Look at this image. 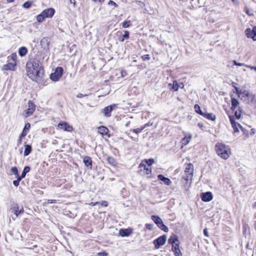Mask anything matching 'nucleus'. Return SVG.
Masks as SVG:
<instances>
[{"mask_svg": "<svg viewBox=\"0 0 256 256\" xmlns=\"http://www.w3.org/2000/svg\"><path fill=\"white\" fill-rule=\"evenodd\" d=\"M10 210L14 213L16 217H18L20 214L24 212V208L22 206H20L18 204H14Z\"/></svg>", "mask_w": 256, "mask_h": 256, "instance_id": "nucleus-11", "label": "nucleus"}, {"mask_svg": "<svg viewBox=\"0 0 256 256\" xmlns=\"http://www.w3.org/2000/svg\"><path fill=\"white\" fill-rule=\"evenodd\" d=\"M152 226H153V225L152 224H146V228L148 230H152Z\"/></svg>", "mask_w": 256, "mask_h": 256, "instance_id": "nucleus-50", "label": "nucleus"}, {"mask_svg": "<svg viewBox=\"0 0 256 256\" xmlns=\"http://www.w3.org/2000/svg\"><path fill=\"white\" fill-rule=\"evenodd\" d=\"M70 2L71 4H72L74 6H75V4H76V0H70Z\"/></svg>", "mask_w": 256, "mask_h": 256, "instance_id": "nucleus-57", "label": "nucleus"}, {"mask_svg": "<svg viewBox=\"0 0 256 256\" xmlns=\"http://www.w3.org/2000/svg\"><path fill=\"white\" fill-rule=\"evenodd\" d=\"M248 67L250 68L252 70H254L256 71V66H248Z\"/></svg>", "mask_w": 256, "mask_h": 256, "instance_id": "nucleus-58", "label": "nucleus"}, {"mask_svg": "<svg viewBox=\"0 0 256 256\" xmlns=\"http://www.w3.org/2000/svg\"><path fill=\"white\" fill-rule=\"evenodd\" d=\"M212 194L210 192H203L201 194V198L202 201L205 202L210 201L212 199Z\"/></svg>", "mask_w": 256, "mask_h": 256, "instance_id": "nucleus-16", "label": "nucleus"}, {"mask_svg": "<svg viewBox=\"0 0 256 256\" xmlns=\"http://www.w3.org/2000/svg\"><path fill=\"white\" fill-rule=\"evenodd\" d=\"M28 133V132H27L25 130H22V134H20V136H21V138H24V136H26Z\"/></svg>", "mask_w": 256, "mask_h": 256, "instance_id": "nucleus-48", "label": "nucleus"}, {"mask_svg": "<svg viewBox=\"0 0 256 256\" xmlns=\"http://www.w3.org/2000/svg\"><path fill=\"white\" fill-rule=\"evenodd\" d=\"M108 164H110L112 166H115L116 164V161L114 158L112 156H108L106 159Z\"/></svg>", "mask_w": 256, "mask_h": 256, "instance_id": "nucleus-32", "label": "nucleus"}, {"mask_svg": "<svg viewBox=\"0 0 256 256\" xmlns=\"http://www.w3.org/2000/svg\"><path fill=\"white\" fill-rule=\"evenodd\" d=\"M40 44L44 48H48L49 42L47 38H44L40 41Z\"/></svg>", "mask_w": 256, "mask_h": 256, "instance_id": "nucleus-23", "label": "nucleus"}, {"mask_svg": "<svg viewBox=\"0 0 256 256\" xmlns=\"http://www.w3.org/2000/svg\"><path fill=\"white\" fill-rule=\"evenodd\" d=\"M121 75L122 77H124L126 75V70H122L121 72Z\"/></svg>", "mask_w": 256, "mask_h": 256, "instance_id": "nucleus-53", "label": "nucleus"}, {"mask_svg": "<svg viewBox=\"0 0 256 256\" xmlns=\"http://www.w3.org/2000/svg\"><path fill=\"white\" fill-rule=\"evenodd\" d=\"M63 74V68L62 67H58L54 73L50 75V78L54 82L58 81L62 76Z\"/></svg>", "mask_w": 256, "mask_h": 256, "instance_id": "nucleus-8", "label": "nucleus"}, {"mask_svg": "<svg viewBox=\"0 0 256 256\" xmlns=\"http://www.w3.org/2000/svg\"><path fill=\"white\" fill-rule=\"evenodd\" d=\"M116 107V104L110 105L106 106L102 110L104 115L106 117H110L111 116V112L114 110V108Z\"/></svg>", "mask_w": 256, "mask_h": 256, "instance_id": "nucleus-15", "label": "nucleus"}, {"mask_svg": "<svg viewBox=\"0 0 256 256\" xmlns=\"http://www.w3.org/2000/svg\"><path fill=\"white\" fill-rule=\"evenodd\" d=\"M98 254L100 256H106L108 254H107V253L104 252H100Z\"/></svg>", "mask_w": 256, "mask_h": 256, "instance_id": "nucleus-55", "label": "nucleus"}, {"mask_svg": "<svg viewBox=\"0 0 256 256\" xmlns=\"http://www.w3.org/2000/svg\"><path fill=\"white\" fill-rule=\"evenodd\" d=\"M17 178L16 180H14L13 181V184L15 186H18L19 185L20 182L22 180V178H20V176H18V178Z\"/></svg>", "mask_w": 256, "mask_h": 256, "instance_id": "nucleus-40", "label": "nucleus"}, {"mask_svg": "<svg viewBox=\"0 0 256 256\" xmlns=\"http://www.w3.org/2000/svg\"><path fill=\"white\" fill-rule=\"evenodd\" d=\"M194 174V166L188 163L186 164L184 174L182 178H192Z\"/></svg>", "mask_w": 256, "mask_h": 256, "instance_id": "nucleus-7", "label": "nucleus"}, {"mask_svg": "<svg viewBox=\"0 0 256 256\" xmlns=\"http://www.w3.org/2000/svg\"><path fill=\"white\" fill-rule=\"evenodd\" d=\"M245 33L248 38H250L254 40H256V26H254L252 30L250 28H246Z\"/></svg>", "mask_w": 256, "mask_h": 256, "instance_id": "nucleus-12", "label": "nucleus"}, {"mask_svg": "<svg viewBox=\"0 0 256 256\" xmlns=\"http://www.w3.org/2000/svg\"><path fill=\"white\" fill-rule=\"evenodd\" d=\"M122 27L124 28H126L129 27L130 26V21H124L122 24Z\"/></svg>", "mask_w": 256, "mask_h": 256, "instance_id": "nucleus-41", "label": "nucleus"}, {"mask_svg": "<svg viewBox=\"0 0 256 256\" xmlns=\"http://www.w3.org/2000/svg\"><path fill=\"white\" fill-rule=\"evenodd\" d=\"M240 125L238 122L234 124H233L232 126V127L233 128L235 132H238L239 131L238 127H240Z\"/></svg>", "mask_w": 256, "mask_h": 256, "instance_id": "nucleus-39", "label": "nucleus"}, {"mask_svg": "<svg viewBox=\"0 0 256 256\" xmlns=\"http://www.w3.org/2000/svg\"><path fill=\"white\" fill-rule=\"evenodd\" d=\"M30 170V168L28 166H26L24 168V169L22 172V174L20 176V178L22 179L24 178L26 176V174Z\"/></svg>", "mask_w": 256, "mask_h": 256, "instance_id": "nucleus-30", "label": "nucleus"}, {"mask_svg": "<svg viewBox=\"0 0 256 256\" xmlns=\"http://www.w3.org/2000/svg\"><path fill=\"white\" fill-rule=\"evenodd\" d=\"M142 58L143 60H150V54H145L142 56Z\"/></svg>", "mask_w": 256, "mask_h": 256, "instance_id": "nucleus-45", "label": "nucleus"}, {"mask_svg": "<svg viewBox=\"0 0 256 256\" xmlns=\"http://www.w3.org/2000/svg\"><path fill=\"white\" fill-rule=\"evenodd\" d=\"M94 2L98 1L100 2H102L104 0H92Z\"/></svg>", "mask_w": 256, "mask_h": 256, "instance_id": "nucleus-60", "label": "nucleus"}, {"mask_svg": "<svg viewBox=\"0 0 256 256\" xmlns=\"http://www.w3.org/2000/svg\"><path fill=\"white\" fill-rule=\"evenodd\" d=\"M30 128V123L28 122L25 124L23 130H25L27 132H28Z\"/></svg>", "mask_w": 256, "mask_h": 256, "instance_id": "nucleus-43", "label": "nucleus"}, {"mask_svg": "<svg viewBox=\"0 0 256 256\" xmlns=\"http://www.w3.org/2000/svg\"><path fill=\"white\" fill-rule=\"evenodd\" d=\"M139 169L140 172L141 174H146L148 175V177H149V175L151 174L152 167L144 164V162H141L140 164L139 165Z\"/></svg>", "mask_w": 256, "mask_h": 256, "instance_id": "nucleus-9", "label": "nucleus"}, {"mask_svg": "<svg viewBox=\"0 0 256 256\" xmlns=\"http://www.w3.org/2000/svg\"><path fill=\"white\" fill-rule=\"evenodd\" d=\"M55 12V10L52 8H47L42 12V14L46 18H52Z\"/></svg>", "mask_w": 256, "mask_h": 256, "instance_id": "nucleus-17", "label": "nucleus"}, {"mask_svg": "<svg viewBox=\"0 0 256 256\" xmlns=\"http://www.w3.org/2000/svg\"><path fill=\"white\" fill-rule=\"evenodd\" d=\"M45 18L46 17L42 14V12L36 16V20L38 22H42Z\"/></svg>", "mask_w": 256, "mask_h": 256, "instance_id": "nucleus-34", "label": "nucleus"}, {"mask_svg": "<svg viewBox=\"0 0 256 256\" xmlns=\"http://www.w3.org/2000/svg\"><path fill=\"white\" fill-rule=\"evenodd\" d=\"M236 84H236V82H232V86L234 88H235V87H236Z\"/></svg>", "mask_w": 256, "mask_h": 256, "instance_id": "nucleus-59", "label": "nucleus"}, {"mask_svg": "<svg viewBox=\"0 0 256 256\" xmlns=\"http://www.w3.org/2000/svg\"><path fill=\"white\" fill-rule=\"evenodd\" d=\"M216 150L218 156L224 160H227L231 154L230 146L221 142L216 144Z\"/></svg>", "mask_w": 256, "mask_h": 256, "instance_id": "nucleus-2", "label": "nucleus"}, {"mask_svg": "<svg viewBox=\"0 0 256 256\" xmlns=\"http://www.w3.org/2000/svg\"><path fill=\"white\" fill-rule=\"evenodd\" d=\"M234 114H235L236 117L237 118L239 119L240 118L241 113H240V111L238 112V111L236 110Z\"/></svg>", "mask_w": 256, "mask_h": 256, "instance_id": "nucleus-47", "label": "nucleus"}, {"mask_svg": "<svg viewBox=\"0 0 256 256\" xmlns=\"http://www.w3.org/2000/svg\"><path fill=\"white\" fill-rule=\"evenodd\" d=\"M148 125V124H146L144 126L141 128H137L136 129H133L132 130L133 132L136 133V134H140Z\"/></svg>", "mask_w": 256, "mask_h": 256, "instance_id": "nucleus-37", "label": "nucleus"}, {"mask_svg": "<svg viewBox=\"0 0 256 256\" xmlns=\"http://www.w3.org/2000/svg\"><path fill=\"white\" fill-rule=\"evenodd\" d=\"M108 130L105 126H100L98 128V132L102 136L106 135L108 137L110 136V134H108Z\"/></svg>", "mask_w": 256, "mask_h": 256, "instance_id": "nucleus-20", "label": "nucleus"}, {"mask_svg": "<svg viewBox=\"0 0 256 256\" xmlns=\"http://www.w3.org/2000/svg\"><path fill=\"white\" fill-rule=\"evenodd\" d=\"M168 242L172 246V250L175 256H182V252L180 249V240L178 236L176 234H172L168 240Z\"/></svg>", "mask_w": 256, "mask_h": 256, "instance_id": "nucleus-3", "label": "nucleus"}, {"mask_svg": "<svg viewBox=\"0 0 256 256\" xmlns=\"http://www.w3.org/2000/svg\"><path fill=\"white\" fill-rule=\"evenodd\" d=\"M11 172L14 175L16 176V178H18V176H20L18 174V170L16 167L14 166L12 168Z\"/></svg>", "mask_w": 256, "mask_h": 256, "instance_id": "nucleus-36", "label": "nucleus"}, {"mask_svg": "<svg viewBox=\"0 0 256 256\" xmlns=\"http://www.w3.org/2000/svg\"><path fill=\"white\" fill-rule=\"evenodd\" d=\"M142 162H144V164H146L147 166H150L151 167L152 164L154 162V160L152 158L145 160Z\"/></svg>", "mask_w": 256, "mask_h": 256, "instance_id": "nucleus-33", "label": "nucleus"}, {"mask_svg": "<svg viewBox=\"0 0 256 256\" xmlns=\"http://www.w3.org/2000/svg\"><path fill=\"white\" fill-rule=\"evenodd\" d=\"M108 4L110 6H113L114 8H116L118 6L117 4L112 0H110L108 2Z\"/></svg>", "mask_w": 256, "mask_h": 256, "instance_id": "nucleus-46", "label": "nucleus"}, {"mask_svg": "<svg viewBox=\"0 0 256 256\" xmlns=\"http://www.w3.org/2000/svg\"><path fill=\"white\" fill-rule=\"evenodd\" d=\"M56 202V200H48V204H52Z\"/></svg>", "mask_w": 256, "mask_h": 256, "instance_id": "nucleus-56", "label": "nucleus"}, {"mask_svg": "<svg viewBox=\"0 0 256 256\" xmlns=\"http://www.w3.org/2000/svg\"><path fill=\"white\" fill-rule=\"evenodd\" d=\"M6 1H7V2L10 3V2H14V0H6Z\"/></svg>", "mask_w": 256, "mask_h": 256, "instance_id": "nucleus-61", "label": "nucleus"}, {"mask_svg": "<svg viewBox=\"0 0 256 256\" xmlns=\"http://www.w3.org/2000/svg\"><path fill=\"white\" fill-rule=\"evenodd\" d=\"M28 108L26 110L24 115L26 118L31 116L36 109V105L32 101L28 102Z\"/></svg>", "mask_w": 256, "mask_h": 256, "instance_id": "nucleus-13", "label": "nucleus"}, {"mask_svg": "<svg viewBox=\"0 0 256 256\" xmlns=\"http://www.w3.org/2000/svg\"><path fill=\"white\" fill-rule=\"evenodd\" d=\"M183 187L185 190L188 191L190 186L192 178H182Z\"/></svg>", "mask_w": 256, "mask_h": 256, "instance_id": "nucleus-18", "label": "nucleus"}, {"mask_svg": "<svg viewBox=\"0 0 256 256\" xmlns=\"http://www.w3.org/2000/svg\"><path fill=\"white\" fill-rule=\"evenodd\" d=\"M132 233V230L130 229H120L119 231V234L120 236H128Z\"/></svg>", "mask_w": 256, "mask_h": 256, "instance_id": "nucleus-21", "label": "nucleus"}, {"mask_svg": "<svg viewBox=\"0 0 256 256\" xmlns=\"http://www.w3.org/2000/svg\"><path fill=\"white\" fill-rule=\"evenodd\" d=\"M204 234L205 236H207V237H208L209 236V235H208V232L207 230V229L205 228L204 230Z\"/></svg>", "mask_w": 256, "mask_h": 256, "instance_id": "nucleus-52", "label": "nucleus"}, {"mask_svg": "<svg viewBox=\"0 0 256 256\" xmlns=\"http://www.w3.org/2000/svg\"><path fill=\"white\" fill-rule=\"evenodd\" d=\"M202 116L208 119V120H212V121L215 120L216 119V116L214 114H213L212 113H209V114L204 113V115H203Z\"/></svg>", "mask_w": 256, "mask_h": 256, "instance_id": "nucleus-24", "label": "nucleus"}, {"mask_svg": "<svg viewBox=\"0 0 256 256\" xmlns=\"http://www.w3.org/2000/svg\"><path fill=\"white\" fill-rule=\"evenodd\" d=\"M166 240V236L162 235L158 238L154 240V244L156 249H158L160 248L164 245Z\"/></svg>", "mask_w": 256, "mask_h": 256, "instance_id": "nucleus-10", "label": "nucleus"}, {"mask_svg": "<svg viewBox=\"0 0 256 256\" xmlns=\"http://www.w3.org/2000/svg\"><path fill=\"white\" fill-rule=\"evenodd\" d=\"M229 118H230V123L232 124V126L233 124H234L236 123L234 120V116H229Z\"/></svg>", "mask_w": 256, "mask_h": 256, "instance_id": "nucleus-44", "label": "nucleus"}, {"mask_svg": "<svg viewBox=\"0 0 256 256\" xmlns=\"http://www.w3.org/2000/svg\"><path fill=\"white\" fill-rule=\"evenodd\" d=\"M27 52L28 50L26 47H20L18 50V54L22 57L26 56Z\"/></svg>", "mask_w": 256, "mask_h": 256, "instance_id": "nucleus-26", "label": "nucleus"}, {"mask_svg": "<svg viewBox=\"0 0 256 256\" xmlns=\"http://www.w3.org/2000/svg\"><path fill=\"white\" fill-rule=\"evenodd\" d=\"M194 108L196 113L200 114V115H201L202 116L203 115H204V112L202 111V110H200V106L198 104H195L194 106Z\"/></svg>", "mask_w": 256, "mask_h": 256, "instance_id": "nucleus-31", "label": "nucleus"}, {"mask_svg": "<svg viewBox=\"0 0 256 256\" xmlns=\"http://www.w3.org/2000/svg\"><path fill=\"white\" fill-rule=\"evenodd\" d=\"M168 86H172V88L174 91H178L180 86L176 80H174L172 84H169Z\"/></svg>", "mask_w": 256, "mask_h": 256, "instance_id": "nucleus-28", "label": "nucleus"}, {"mask_svg": "<svg viewBox=\"0 0 256 256\" xmlns=\"http://www.w3.org/2000/svg\"><path fill=\"white\" fill-rule=\"evenodd\" d=\"M22 138H21L20 136H19V138H18V145H20V144H22Z\"/></svg>", "mask_w": 256, "mask_h": 256, "instance_id": "nucleus-54", "label": "nucleus"}, {"mask_svg": "<svg viewBox=\"0 0 256 256\" xmlns=\"http://www.w3.org/2000/svg\"><path fill=\"white\" fill-rule=\"evenodd\" d=\"M192 138V135L190 134L188 136H185L184 138L182 140V144L184 145H186L190 140Z\"/></svg>", "mask_w": 256, "mask_h": 256, "instance_id": "nucleus-29", "label": "nucleus"}, {"mask_svg": "<svg viewBox=\"0 0 256 256\" xmlns=\"http://www.w3.org/2000/svg\"><path fill=\"white\" fill-rule=\"evenodd\" d=\"M24 146H25V149H24V156H27L32 152V146H30L29 144H26Z\"/></svg>", "mask_w": 256, "mask_h": 256, "instance_id": "nucleus-27", "label": "nucleus"}, {"mask_svg": "<svg viewBox=\"0 0 256 256\" xmlns=\"http://www.w3.org/2000/svg\"><path fill=\"white\" fill-rule=\"evenodd\" d=\"M242 94H244V95L241 97L242 100L246 102L247 104H256V97L255 95L252 93H250L246 90H244Z\"/></svg>", "mask_w": 256, "mask_h": 256, "instance_id": "nucleus-5", "label": "nucleus"}, {"mask_svg": "<svg viewBox=\"0 0 256 256\" xmlns=\"http://www.w3.org/2000/svg\"><path fill=\"white\" fill-rule=\"evenodd\" d=\"M235 90L238 97H240L241 94H242L243 91L240 90L238 88L235 87Z\"/></svg>", "mask_w": 256, "mask_h": 256, "instance_id": "nucleus-42", "label": "nucleus"}, {"mask_svg": "<svg viewBox=\"0 0 256 256\" xmlns=\"http://www.w3.org/2000/svg\"><path fill=\"white\" fill-rule=\"evenodd\" d=\"M17 55L16 53H12L10 56L8 57V63L2 66V70H16V66Z\"/></svg>", "mask_w": 256, "mask_h": 256, "instance_id": "nucleus-4", "label": "nucleus"}, {"mask_svg": "<svg viewBox=\"0 0 256 256\" xmlns=\"http://www.w3.org/2000/svg\"><path fill=\"white\" fill-rule=\"evenodd\" d=\"M32 1H27L23 4L22 6L25 8H29L32 6Z\"/></svg>", "mask_w": 256, "mask_h": 256, "instance_id": "nucleus-38", "label": "nucleus"}, {"mask_svg": "<svg viewBox=\"0 0 256 256\" xmlns=\"http://www.w3.org/2000/svg\"><path fill=\"white\" fill-rule=\"evenodd\" d=\"M83 162L85 166L90 168H92V160L90 157L89 156H85L83 158Z\"/></svg>", "mask_w": 256, "mask_h": 256, "instance_id": "nucleus-22", "label": "nucleus"}, {"mask_svg": "<svg viewBox=\"0 0 256 256\" xmlns=\"http://www.w3.org/2000/svg\"><path fill=\"white\" fill-rule=\"evenodd\" d=\"M88 96V94H78L77 95L76 97H77L78 98H83V97H84V96Z\"/></svg>", "mask_w": 256, "mask_h": 256, "instance_id": "nucleus-51", "label": "nucleus"}, {"mask_svg": "<svg viewBox=\"0 0 256 256\" xmlns=\"http://www.w3.org/2000/svg\"><path fill=\"white\" fill-rule=\"evenodd\" d=\"M26 69L28 76L34 80L41 78L43 70L40 66L38 62L36 60H30L26 64Z\"/></svg>", "mask_w": 256, "mask_h": 256, "instance_id": "nucleus-1", "label": "nucleus"}, {"mask_svg": "<svg viewBox=\"0 0 256 256\" xmlns=\"http://www.w3.org/2000/svg\"><path fill=\"white\" fill-rule=\"evenodd\" d=\"M234 64L236 66H244V64L242 63H238L236 60L233 61Z\"/></svg>", "mask_w": 256, "mask_h": 256, "instance_id": "nucleus-49", "label": "nucleus"}, {"mask_svg": "<svg viewBox=\"0 0 256 256\" xmlns=\"http://www.w3.org/2000/svg\"><path fill=\"white\" fill-rule=\"evenodd\" d=\"M124 32V34L122 35V36L120 40V42H124L125 39H128L129 38V32L127 30H125Z\"/></svg>", "mask_w": 256, "mask_h": 256, "instance_id": "nucleus-35", "label": "nucleus"}, {"mask_svg": "<svg viewBox=\"0 0 256 256\" xmlns=\"http://www.w3.org/2000/svg\"><path fill=\"white\" fill-rule=\"evenodd\" d=\"M231 110H234L239 104V102L235 98L232 97Z\"/></svg>", "mask_w": 256, "mask_h": 256, "instance_id": "nucleus-25", "label": "nucleus"}, {"mask_svg": "<svg viewBox=\"0 0 256 256\" xmlns=\"http://www.w3.org/2000/svg\"><path fill=\"white\" fill-rule=\"evenodd\" d=\"M158 180H160L164 182V184L170 186L172 184V181L168 178L164 177L162 174H159L158 176Z\"/></svg>", "mask_w": 256, "mask_h": 256, "instance_id": "nucleus-19", "label": "nucleus"}, {"mask_svg": "<svg viewBox=\"0 0 256 256\" xmlns=\"http://www.w3.org/2000/svg\"><path fill=\"white\" fill-rule=\"evenodd\" d=\"M198 126L200 127H202V124H200V123H199V124H198Z\"/></svg>", "mask_w": 256, "mask_h": 256, "instance_id": "nucleus-62", "label": "nucleus"}, {"mask_svg": "<svg viewBox=\"0 0 256 256\" xmlns=\"http://www.w3.org/2000/svg\"><path fill=\"white\" fill-rule=\"evenodd\" d=\"M246 12L248 15H250V14H249V12L246 11Z\"/></svg>", "mask_w": 256, "mask_h": 256, "instance_id": "nucleus-63", "label": "nucleus"}, {"mask_svg": "<svg viewBox=\"0 0 256 256\" xmlns=\"http://www.w3.org/2000/svg\"><path fill=\"white\" fill-rule=\"evenodd\" d=\"M254 227H255V228L256 229V222L254 223Z\"/></svg>", "mask_w": 256, "mask_h": 256, "instance_id": "nucleus-64", "label": "nucleus"}, {"mask_svg": "<svg viewBox=\"0 0 256 256\" xmlns=\"http://www.w3.org/2000/svg\"><path fill=\"white\" fill-rule=\"evenodd\" d=\"M152 219L162 230L165 232H168V228L164 224L163 222L160 217L157 216H152Z\"/></svg>", "mask_w": 256, "mask_h": 256, "instance_id": "nucleus-6", "label": "nucleus"}, {"mask_svg": "<svg viewBox=\"0 0 256 256\" xmlns=\"http://www.w3.org/2000/svg\"><path fill=\"white\" fill-rule=\"evenodd\" d=\"M58 126L60 128L64 131L72 132L73 130L72 126L66 122H62L58 124Z\"/></svg>", "mask_w": 256, "mask_h": 256, "instance_id": "nucleus-14", "label": "nucleus"}]
</instances>
